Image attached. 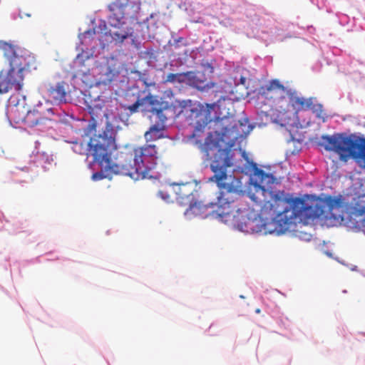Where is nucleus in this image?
Wrapping results in <instances>:
<instances>
[{
    "instance_id": "obj_1",
    "label": "nucleus",
    "mask_w": 365,
    "mask_h": 365,
    "mask_svg": "<svg viewBox=\"0 0 365 365\" xmlns=\"http://www.w3.org/2000/svg\"><path fill=\"white\" fill-rule=\"evenodd\" d=\"M269 180L265 178L259 186L252 185L257 192L261 190L264 196L269 195L271 198L267 202L272 216L269 223L272 230H268L269 234L281 236L292 226L295 227L297 222L317 220L333 227L344 220V214L334 212L345 207V199L341 195L305 194L303 197H294L293 193L274 189V185L280 183L275 176L274 180Z\"/></svg>"
},
{
    "instance_id": "obj_2",
    "label": "nucleus",
    "mask_w": 365,
    "mask_h": 365,
    "mask_svg": "<svg viewBox=\"0 0 365 365\" xmlns=\"http://www.w3.org/2000/svg\"><path fill=\"white\" fill-rule=\"evenodd\" d=\"M232 115L230 113L228 118L217 123L222 125L221 130L210 131L202 145V150L205 153L207 160L210 161V168L214 173L213 179L225 180L228 182L239 180L242 181V177L235 175H227V168L233 165L234 153L232 151L238 138L243 135L238 130V125L232 124L231 122L225 124V121H230Z\"/></svg>"
},
{
    "instance_id": "obj_3",
    "label": "nucleus",
    "mask_w": 365,
    "mask_h": 365,
    "mask_svg": "<svg viewBox=\"0 0 365 365\" xmlns=\"http://www.w3.org/2000/svg\"><path fill=\"white\" fill-rule=\"evenodd\" d=\"M166 114L168 118H175L185 114L192 122L194 127V135L202 133L205 129H211L212 123H217L230 115L233 103L226 96H220L214 102H200L191 99L175 100L172 103L167 101Z\"/></svg>"
},
{
    "instance_id": "obj_4",
    "label": "nucleus",
    "mask_w": 365,
    "mask_h": 365,
    "mask_svg": "<svg viewBox=\"0 0 365 365\" xmlns=\"http://www.w3.org/2000/svg\"><path fill=\"white\" fill-rule=\"evenodd\" d=\"M227 197H226V210L228 212L222 224L228 225L234 230L245 234H257L264 230V234H269L272 230V224L263 222L260 214L253 209L243 207L242 197L245 195L242 182L239 180L230 181Z\"/></svg>"
},
{
    "instance_id": "obj_5",
    "label": "nucleus",
    "mask_w": 365,
    "mask_h": 365,
    "mask_svg": "<svg viewBox=\"0 0 365 365\" xmlns=\"http://www.w3.org/2000/svg\"><path fill=\"white\" fill-rule=\"evenodd\" d=\"M0 50L9 63L8 70L0 72V93L12 88L20 91L25 76L37 68L36 58L29 51L3 40H0Z\"/></svg>"
},
{
    "instance_id": "obj_6",
    "label": "nucleus",
    "mask_w": 365,
    "mask_h": 365,
    "mask_svg": "<svg viewBox=\"0 0 365 365\" xmlns=\"http://www.w3.org/2000/svg\"><path fill=\"white\" fill-rule=\"evenodd\" d=\"M140 0H116L108 6V24L115 30L108 33L111 42L121 47L130 43L139 48L141 41L133 36L134 29L132 22L138 20L140 10Z\"/></svg>"
},
{
    "instance_id": "obj_7",
    "label": "nucleus",
    "mask_w": 365,
    "mask_h": 365,
    "mask_svg": "<svg viewBox=\"0 0 365 365\" xmlns=\"http://www.w3.org/2000/svg\"><path fill=\"white\" fill-rule=\"evenodd\" d=\"M116 132L113 130V126L109 121L106 122L105 128L102 133L98 135L94 134L90 138L88 142V157L92 156L93 160L88 164L89 168L95 165H98L100 168H103V164L106 167V170L111 175H123L130 177L135 180L136 175V168L128 165H119L113 163L112 155L113 153L119 148L115 140Z\"/></svg>"
},
{
    "instance_id": "obj_8",
    "label": "nucleus",
    "mask_w": 365,
    "mask_h": 365,
    "mask_svg": "<svg viewBox=\"0 0 365 365\" xmlns=\"http://www.w3.org/2000/svg\"><path fill=\"white\" fill-rule=\"evenodd\" d=\"M318 145L326 151L337 153L341 158H352L365 168V136L360 133L322 135Z\"/></svg>"
},
{
    "instance_id": "obj_9",
    "label": "nucleus",
    "mask_w": 365,
    "mask_h": 365,
    "mask_svg": "<svg viewBox=\"0 0 365 365\" xmlns=\"http://www.w3.org/2000/svg\"><path fill=\"white\" fill-rule=\"evenodd\" d=\"M209 181L215 182L218 187L216 201L204 203L202 200L197 199L185 210L184 217L186 220H190L194 217H200L202 220H215L222 223V221H225L224 219L227 217L228 212L224 210H226L225 207L227 204L225 199L230 190V182L213 179L212 175L209 178Z\"/></svg>"
},
{
    "instance_id": "obj_10",
    "label": "nucleus",
    "mask_w": 365,
    "mask_h": 365,
    "mask_svg": "<svg viewBox=\"0 0 365 365\" xmlns=\"http://www.w3.org/2000/svg\"><path fill=\"white\" fill-rule=\"evenodd\" d=\"M235 27L245 33L249 38H258L263 41L273 39L282 41L284 33L278 23L260 16L255 11L248 12L245 19L236 21Z\"/></svg>"
},
{
    "instance_id": "obj_11",
    "label": "nucleus",
    "mask_w": 365,
    "mask_h": 365,
    "mask_svg": "<svg viewBox=\"0 0 365 365\" xmlns=\"http://www.w3.org/2000/svg\"><path fill=\"white\" fill-rule=\"evenodd\" d=\"M212 60L202 59L200 66L194 71L184 72V83L187 86L201 92H208L217 83L211 80L215 68Z\"/></svg>"
},
{
    "instance_id": "obj_12",
    "label": "nucleus",
    "mask_w": 365,
    "mask_h": 365,
    "mask_svg": "<svg viewBox=\"0 0 365 365\" xmlns=\"http://www.w3.org/2000/svg\"><path fill=\"white\" fill-rule=\"evenodd\" d=\"M43 103L41 101L35 105L33 109L28 106L27 110L22 120L28 127L34 128L37 125L43 124L46 121L50 120L48 117L45 116L46 113H48L52 115H66L68 116V114L64 110H61L57 107H49L41 108Z\"/></svg>"
},
{
    "instance_id": "obj_13",
    "label": "nucleus",
    "mask_w": 365,
    "mask_h": 365,
    "mask_svg": "<svg viewBox=\"0 0 365 365\" xmlns=\"http://www.w3.org/2000/svg\"><path fill=\"white\" fill-rule=\"evenodd\" d=\"M241 155L242 158L246 160V163L242 166L235 168L233 173L249 175V184L250 185L259 186V182L265 178H269V181L274 180V175L271 173H266L264 170L258 168L257 164L249 158L245 150L241 151Z\"/></svg>"
},
{
    "instance_id": "obj_14",
    "label": "nucleus",
    "mask_w": 365,
    "mask_h": 365,
    "mask_svg": "<svg viewBox=\"0 0 365 365\" xmlns=\"http://www.w3.org/2000/svg\"><path fill=\"white\" fill-rule=\"evenodd\" d=\"M157 148L155 145H148L136 150L134 158L135 168H143V174L145 177L146 172L153 170L157 165Z\"/></svg>"
},
{
    "instance_id": "obj_15",
    "label": "nucleus",
    "mask_w": 365,
    "mask_h": 365,
    "mask_svg": "<svg viewBox=\"0 0 365 365\" xmlns=\"http://www.w3.org/2000/svg\"><path fill=\"white\" fill-rule=\"evenodd\" d=\"M93 72L96 76H99L98 81L96 82L95 85H98L101 83L106 84V83L111 82L119 74L117 59L113 56L106 58L96 66ZM93 85L94 83H91L88 86L91 88Z\"/></svg>"
},
{
    "instance_id": "obj_16",
    "label": "nucleus",
    "mask_w": 365,
    "mask_h": 365,
    "mask_svg": "<svg viewBox=\"0 0 365 365\" xmlns=\"http://www.w3.org/2000/svg\"><path fill=\"white\" fill-rule=\"evenodd\" d=\"M47 100L46 104L51 103L62 110L59 106L66 103V92L63 82L57 83L55 86H51L47 90Z\"/></svg>"
},
{
    "instance_id": "obj_17",
    "label": "nucleus",
    "mask_w": 365,
    "mask_h": 365,
    "mask_svg": "<svg viewBox=\"0 0 365 365\" xmlns=\"http://www.w3.org/2000/svg\"><path fill=\"white\" fill-rule=\"evenodd\" d=\"M170 185L173 186L182 185L184 187L183 188L179 187L175 191V194L177 195V197H176L177 202L180 206L188 205V207H189L190 204H192L193 202H195V200H197L195 197L192 191L188 192L187 190H186L187 187L190 185V183L187 182V183L180 184V183H177V182H173V183H171Z\"/></svg>"
},
{
    "instance_id": "obj_18",
    "label": "nucleus",
    "mask_w": 365,
    "mask_h": 365,
    "mask_svg": "<svg viewBox=\"0 0 365 365\" xmlns=\"http://www.w3.org/2000/svg\"><path fill=\"white\" fill-rule=\"evenodd\" d=\"M131 26L132 28L134 29L133 36L139 41H140L138 38H141V40H148L154 36L153 33L145 20L143 19L142 21H139V16L137 21L132 22Z\"/></svg>"
},
{
    "instance_id": "obj_19",
    "label": "nucleus",
    "mask_w": 365,
    "mask_h": 365,
    "mask_svg": "<svg viewBox=\"0 0 365 365\" xmlns=\"http://www.w3.org/2000/svg\"><path fill=\"white\" fill-rule=\"evenodd\" d=\"M296 93L297 91L295 90H287V96L289 99V103L295 110V114L297 115L299 111L301 110H309V108L312 104V98L306 99L304 97H297L295 96Z\"/></svg>"
},
{
    "instance_id": "obj_20",
    "label": "nucleus",
    "mask_w": 365,
    "mask_h": 365,
    "mask_svg": "<svg viewBox=\"0 0 365 365\" xmlns=\"http://www.w3.org/2000/svg\"><path fill=\"white\" fill-rule=\"evenodd\" d=\"M196 53L190 48H184L182 52L173 54L171 66L179 67L191 63L195 58Z\"/></svg>"
},
{
    "instance_id": "obj_21",
    "label": "nucleus",
    "mask_w": 365,
    "mask_h": 365,
    "mask_svg": "<svg viewBox=\"0 0 365 365\" xmlns=\"http://www.w3.org/2000/svg\"><path fill=\"white\" fill-rule=\"evenodd\" d=\"M166 127L159 123L152 125L150 128L145 133V138L146 141H154L166 137L163 130Z\"/></svg>"
},
{
    "instance_id": "obj_22",
    "label": "nucleus",
    "mask_w": 365,
    "mask_h": 365,
    "mask_svg": "<svg viewBox=\"0 0 365 365\" xmlns=\"http://www.w3.org/2000/svg\"><path fill=\"white\" fill-rule=\"evenodd\" d=\"M341 52V50L336 47L329 48V50L327 52L326 55L324 56V60L326 61L327 65L336 64L338 68V71L344 73L346 75L348 74V73L346 72L345 71L341 70L340 66L341 62L339 58L338 57Z\"/></svg>"
},
{
    "instance_id": "obj_23",
    "label": "nucleus",
    "mask_w": 365,
    "mask_h": 365,
    "mask_svg": "<svg viewBox=\"0 0 365 365\" xmlns=\"http://www.w3.org/2000/svg\"><path fill=\"white\" fill-rule=\"evenodd\" d=\"M28 105L26 103V105H19L16 106V110L15 109H10L9 110H6V115L9 120L10 123L14 121L16 123L19 122H22L24 117L25 115L24 112L26 113Z\"/></svg>"
},
{
    "instance_id": "obj_24",
    "label": "nucleus",
    "mask_w": 365,
    "mask_h": 365,
    "mask_svg": "<svg viewBox=\"0 0 365 365\" xmlns=\"http://www.w3.org/2000/svg\"><path fill=\"white\" fill-rule=\"evenodd\" d=\"M36 167H41L44 172L49 170L48 165H51L53 161V158L51 155H47L46 153L36 152L34 160H31Z\"/></svg>"
},
{
    "instance_id": "obj_25",
    "label": "nucleus",
    "mask_w": 365,
    "mask_h": 365,
    "mask_svg": "<svg viewBox=\"0 0 365 365\" xmlns=\"http://www.w3.org/2000/svg\"><path fill=\"white\" fill-rule=\"evenodd\" d=\"M26 97L24 95H20L19 93L11 96L8 100L6 110L10 109H15L16 110V106L19 105H26Z\"/></svg>"
},
{
    "instance_id": "obj_26",
    "label": "nucleus",
    "mask_w": 365,
    "mask_h": 365,
    "mask_svg": "<svg viewBox=\"0 0 365 365\" xmlns=\"http://www.w3.org/2000/svg\"><path fill=\"white\" fill-rule=\"evenodd\" d=\"M168 108L167 103H163V107H151L148 111L155 114L158 119V123L163 124L168 120V115L166 114V108Z\"/></svg>"
},
{
    "instance_id": "obj_27",
    "label": "nucleus",
    "mask_w": 365,
    "mask_h": 365,
    "mask_svg": "<svg viewBox=\"0 0 365 365\" xmlns=\"http://www.w3.org/2000/svg\"><path fill=\"white\" fill-rule=\"evenodd\" d=\"M168 108L167 103H163V107H151L148 111L155 114L158 119V123L163 124L168 120V115L166 114V108Z\"/></svg>"
},
{
    "instance_id": "obj_28",
    "label": "nucleus",
    "mask_w": 365,
    "mask_h": 365,
    "mask_svg": "<svg viewBox=\"0 0 365 365\" xmlns=\"http://www.w3.org/2000/svg\"><path fill=\"white\" fill-rule=\"evenodd\" d=\"M309 110H311L312 112L315 115V117L318 119L322 120L323 123L327 121L329 116L324 110L323 105L322 103H315L314 104L312 101L311 106L309 108Z\"/></svg>"
},
{
    "instance_id": "obj_29",
    "label": "nucleus",
    "mask_w": 365,
    "mask_h": 365,
    "mask_svg": "<svg viewBox=\"0 0 365 365\" xmlns=\"http://www.w3.org/2000/svg\"><path fill=\"white\" fill-rule=\"evenodd\" d=\"M186 44V38L179 36L178 34L172 33L171 38L168 41V44L165 46L164 48L167 49V47H174L175 48H179L181 46H185Z\"/></svg>"
},
{
    "instance_id": "obj_30",
    "label": "nucleus",
    "mask_w": 365,
    "mask_h": 365,
    "mask_svg": "<svg viewBox=\"0 0 365 365\" xmlns=\"http://www.w3.org/2000/svg\"><path fill=\"white\" fill-rule=\"evenodd\" d=\"M6 228L10 233L13 235H16L20 232H24V223L19 220H14L11 222L9 220H6Z\"/></svg>"
},
{
    "instance_id": "obj_31",
    "label": "nucleus",
    "mask_w": 365,
    "mask_h": 365,
    "mask_svg": "<svg viewBox=\"0 0 365 365\" xmlns=\"http://www.w3.org/2000/svg\"><path fill=\"white\" fill-rule=\"evenodd\" d=\"M145 21L147 22L148 25L150 28L152 32L155 35V33L158 28V24L160 20V13H152L149 15V16H147L145 19H144Z\"/></svg>"
},
{
    "instance_id": "obj_32",
    "label": "nucleus",
    "mask_w": 365,
    "mask_h": 365,
    "mask_svg": "<svg viewBox=\"0 0 365 365\" xmlns=\"http://www.w3.org/2000/svg\"><path fill=\"white\" fill-rule=\"evenodd\" d=\"M248 122L249 119L245 118L242 120H239L237 123H234L238 125V130H242L240 133L243 135V137L247 136L255 128L253 124H247Z\"/></svg>"
},
{
    "instance_id": "obj_33",
    "label": "nucleus",
    "mask_w": 365,
    "mask_h": 365,
    "mask_svg": "<svg viewBox=\"0 0 365 365\" xmlns=\"http://www.w3.org/2000/svg\"><path fill=\"white\" fill-rule=\"evenodd\" d=\"M274 88H279L282 90L283 91H285L287 94V90L289 88L285 87L284 85H282L279 80L277 79H273L269 82V85H266L261 87V89L263 90L262 92H259L260 93H265L266 91H269Z\"/></svg>"
},
{
    "instance_id": "obj_34",
    "label": "nucleus",
    "mask_w": 365,
    "mask_h": 365,
    "mask_svg": "<svg viewBox=\"0 0 365 365\" xmlns=\"http://www.w3.org/2000/svg\"><path fill=\"white\" fill-rule=\"evenodd\" d=\"M143 100L147 102L151 107H163V103H167V101H163L161 97L152 95L151 93H148Z\"/></svg>"
},
{
    "instance_id": "obj_35",
    "label": "nucleus",
    "mask_w": 365,
    "mask_h": 365,
    "mask_svg": "<svg viewBox=\"0 0 365 365\" xmlns=\"http://www.w3.org/2000/svg\"><path fill=\"white\" fill-rule=\"evenodd\" d=\"M96 34V29H88L83 33L78 34V39L81 46H86L88 41H90L93 36Z\"/></svg>"
},
{
    "instance_id": "obj_36",
    "label": "nucleus",
    "mask_w": 365,
    "mask_h": 365,
    "mask_svg": "<svg viewBox=\"0 0 365 365\" xmlns=\"http://www.w3.org/2000/svg\"><path fill=\"white\" fill-rule=\"evenodd\" d=\"M143 168H136V175L135 177V180H138L140 179H150V180H159L161 178L162 175L160 172H156L154 174L149 175L148 172H146L145 176L143 177Z\"/></svg>"
},
{
    "instance_id": "obj_37",
    "label": "nucleus",
    "mask_w": 365,
    "mask_h": 365,
    "mask_svg": "<svg viewBox=\"0 0 365 365\" xmlns=\"http://www.w3.org/2000/svg\"><path fill=\"white\" fill-rule=\"evenodd\" d=\"M184 72L173 73H170L167 75L165 78H163L165 83H184Z\"/></svg>"
},
{
    "instance_id": "obj_38",
    "label": "nucleus",
    "mask_w": 365,
    "mask_h": 365,
    "mask_svg": "<svg viewBox=\"0 0 365 365\" xmlns=\"http://www.w3.org/2000/svg\"><path fill=\"white\" fill-rule=\"evenodd\" d=\"M101 169V170L94 172L92 174L91 180L93 181H98L106 178H108L109 180L112 179V175L110 173H108V172L106 170V167L104 164L103 168Z\"/></svg>"
},
{
    "instance_id": "obj_39",
    "label": "nucleus",
    "mask_w": 365,
    "mask_h": 365,
    "mask_svg": "<svg viewBox=\"0 0 365 365\" xmlns=\"http://www.w3.org/2000/svg\"><path fill=\"white\" fill-rule=\"evenodd\" d=\"M81 49L82 52L76 56L73 61L74 64L78 66H83L84 64L85 61L88 59L90 56H92V53L85 51L84 48H81Z\"/></svg>"
},
{
    "instance_id": "obj_40",
    "label": "nucleus",
    "mask_w": 365,
    "mask_h": 365,
    "mask_svg": "<svg viewBox=\"0 0 365 365\" xmlns=\"http://www.w3.org/2000/svg\"><path fill=\"white\" fill-rule=\"evenodd\" d=\"M71 143L73 144L72 147V150L74 153L79 155L86 154L88 155V150H87L88 146L85 147V144L83 142L78 143L77 141H71ZM88 145V144L86 145Z\"/></svg>"
},
{
    "instance_id": "obj_41",
    "label": "nucleus",
    "mask_w": 365,
    "mask_h": 365,
    "mask_svg": "<svg viewBox=\"0 0 365 365\" xmlns=\"http://www.w3.org/2000/svg\"><path fill=\"white\" fill-rule=\"evenodd\" d=\"M106 29H107V23H106V21L105 20L101 19L99 25H98V26L97 28V30H96V33H98V34H104V35L106 37H109L110 38V42L113 43L114 44V42H111V37H110V34L108 33L110 30L107 31Z\"/></svg>"
},
{
    "instance_id": "obj_42",
    "label": "nucleus",
    "mask_w": 365,
    "mask_h": 365,
    "mask_svg": "<svg viewBox=\"0 0 365 365\" xmlns=\"http://www.w3.org/2000/svg\"><path fill=\"white\" fill-rule=\"evenodd\" d=\"M97 123L94 119H92L87 126L83 128V134L82 136H89L93 131L96 132Z\"/></svg>"
},
{
    "instance_id": "obj_43",
    "label": "nucleus",
    "mask_w": 365,
    "mask_h": 365,
    "mask_svg": "<svg viewBox=\"0 0 365 365\" xmlns=\"http://www.w3.org/2000/svg\"><path fill=\"white\" fill-rule=\"evenodd\" d=\"M352 213L356 216H362L365 215V205H360L359 202H356L355 206L351 207ZM363 226L365 227V221L363 222Z\"/></svg>"
},
{
    "instance_id": "obj_44",
    "label": "nucleus",
    "mask_w": 365,
    "mask_h": 365,
    "mask_svg": "<svg viewBox=\"0 0 365 365\" xmlns=\"http://www.w3.org/2000/svg\"><path fill=\"white\" fill-rule=\"evenodd\" d=\"M294 235L299 240L305 242L310 241L312 237V235L310 233L299 230H294Z\"/></svg>"
},
{
    "instance_id": "obj_45",
    "label": "nucleus",
    "mask_w": 365,
    "mask_h": 365,
    "mask_svg": "<svg viewBox=\"0 0 365 365\" xmlns=\"http://www.w3.org/2000/svg\"><path fill=\"white\" fill-rule=\"evenodd\" d=\"M316 6L319 9H326L327 13H332L333 10L327 0H316Z\"/></svg>"
},
{
    "instance_id": "obj_46",
    "label": "nucleus",
    "mask_w": 365,
    "mask_h": 365,
    "mask_svg": "<svg viewBox=\"0 0 365 365\" xmlns=\"http://www.w3.org/2000/svg\"><path fill=\"white\" fill-rule=\"evenodd\" d=\"M280 327H283L284 329L287 328L289 326V321L287 317H284L282 314H281L277 318L274 319Z\"/></svg>"
},
{
    "instance_id": "obj_47",
    "label": "nucleus",
    "mask_w": 365,
    "mask_h": 365,
    "mask_svg": "<svg viewBox=\"0 0 365 365\" xmlns=\"http://www.w3.org/2000/svg\"><path fill=\"white\" fill-rule=\"evenodd\" d=\"M336 16L338 19V22L342 26H345V25L348 24L349 22V20H350L349 16L346 14H336Z\"/></svg>"
},
{
    "instance_id": "obj_48",
    "label": "nucleus",
    "mask_w": 365,
    "mask_h": 365,
    "mask_svg": "<svg viewBox=\"0 0 365 365\" xmlns=\"http://www.w3.org/2000/svg\"><path fill=\"white\" fill-rule=\"evenodd\" d=\"M267 312L273 318L275 319L277 318L282 313L280 312L279 308L275 305L274 308L273 309H267Z\"/></svg>"
},
{
    "instance_id": "obj_49",
    "label": "nucleus",
    "mask_w": 365,
    "mask_h": 365,
    "mask_svg": "<svg viewBox=\"0 0 365 365\" xmlns=\"http://www.w3.org/2000/svg\"><path fill=\"white\" fill-rule=\"evenodd\" d=\"M157 195L158 197H160L165 202H167V203H170V195L168 194V192H164V191L160 190V191H158Z\"/></svg>"
},
{
    "instance_id": "obj_50",
    "label": "nucleus",
    "mask_w": 365,
    "mask_h": 365,
    "mask_svg": "<svg viewBox=\"0 0 365 365\" xmlns=\"http://www.w3.org/2000/svg\"><path fill=\"white\" fill-rule=\"evenodd\" d=\"M322 66V62L318 61L312 66V70L316 73L319 72L321 71Z\"/></svg>"
},
{
    "instance_id": "obj_51",
    "label": "nucleus",
    "mask_w": 365,
    "mask_h": 365,
    "mask_svg": "<svg viewBox=\"0 0 365 365\" xmlns=\"http://www.w3.org/2000/svg\"><path fill=\"white\" fill-rule=\"evenodd\" d=\"M138 108L139 105L137 103H134L128 107V109L130 110V113H133L138 111Z\"/></svg>"
},
{
    "instance_id": "obj_52",
    "label": "nucleus",
    "mask_w": 365,
    "mask_h": 365,
    "mask_svg": "<svg viewBox=\"0 0 365 365\" xmlns=\"http://www.w3.org/2000/svg\"><path fill=\"white\" fill-rule=\"evenodd\" d=\"M246 82H247V78L245 77V76H241L240 79L238 80V81L237 82V81L235 80V83L237 85H243V86H246Z\"/></svg>"
},
{
    "instance_id": "obj_53",
    "label": "nucleus",
    "mask_w": 365,
    "mask_h": 365,
    "mask_svg": "<svg viewBox=\"0 0 365 365\" xmlns=\"http://www.w3.org/2000/svg\"><path fill=\"white\" fill-rule=\"evenodd\" d=\"M18 17H19V18H21V19H22V18H23V16H22V15H21V9H19V10H18V14H16L15 13H12V14H11V18L13 20H16Z\"/></svg>"
},
{
    "instance_id": "obj_54",
    "label": "nucleus",
    "mask_w": 365,
    "mask_h": 365,
    "mask_svg": "<svg viewBox=\"0 0 365 365\" xmlns=\"http://www.w3.org/2000/svg\"><path fill=\"white\" fill-rule=\"evenodd\" d=\"M302 151L301 148L297 146L294 147V150L290 152L291 155H298Z\"/></svg>"
},
{
    "instance_id": "obj_55",
    "label": "nucleus",
    "mask_w": 365,
    "mask_h": 365,
    "mask_svg": "<svg viewBox=\"0 0 365 365\" xmlns=\"http://www.w3.org/2000/svg\"><path fill=\"white\" fill-rule=\"evenodd\" d=\"M201 17L200 16H197V17H191L190 18V21L192 22H194V23H199V22H201Z\"/></svg>"
},
{
    "instance_id": "obj_56",
    "label": "nucleus",
    "mask_w": 365,
    "mask_h": 365,
    "mask_svg": "<svg viewBox=\"0 0 365 365\" xmlns=\"http://www.w3.org/2000/svg\"><path fill=\"white\" fill-rule=\"evenodd\" d=\"M153 48L152 47H148L146 48L145 51V53L147 55V56H149L150 57H151V56L153 55Z\"/></svg>"
},
{
    "instance_id": "obj_57",
    "label": "nucleus",
    "mask_w": 365,
    "mask_h": 365,
    "mask_svg": "<svg viewBox=\"0 0 365 365\" xmlns=\"http://www.w3.org/2000/svg\"><path fill=\"white\" fill-rule=\"evenodd\" d=\"M175 4H177L179 6V8H180V9L185 8L186 10L187 9V8L186 6V4L185 2L184 3L180 2L179 4L178 2H175Z\"/></svg>"
},
{
    "instance_id": "obj_58",
    "label": "nucleus",
    "mask_w": 365,
    "mask_h": 365,
    "mask_svg": "<svg viewBox=\"0 0 365 365\" xmlns=\"http://www.w3.org/2000/svg\"><path fill=\"white\" fill-rule=\"evenodd\" d=\"M323 252L329 257L333 258V254L330 250H323Z\"/></svg>"
},
{
    "instance_id": "obj_59",
    "label": "nucleus",
    "mask_w": 365,
    "mask_h": 365,
    "mask_svg": "<svg viewBox=\"0 0 365 365\" xmlns=\"http://www.w3.org/2000/svg\"><path fill=\"white\" fill-rule=\"evenodd\" d=\"M307 31L309 34H314V31H315L314 27L313 26H307Z\"/></svg>"
},
{
    "instance_id": "obj_60",
    "label": "nucleus",
    "mask_w": 365,
    "mask_h": 365,
    "mask_svg": "<svg viewBox=\"0 0 365 365\" xmlns=\"http://www.w3.org/2000/svg\"><path fill=\"white\" fill-rule=\"evenodd\" d=\"M290 141H297V142L301 143L302 142V140L297 139V138H295V137L292 134H291Z\"/></svg>"
},
{
    "instance_id": "obj_61",
    "label": "nucleus",
    "mask_w": 365,
    "mask_h": 365,
    "mask_svg": "<svg viewBox=\"0 0 365 365\" xmlns=\"http://www.w3.org/2000/svg\"><path fill=\"white\" fill-rule=\"evenodd\" d=\"M265 61L267 62V63H272V57L270 56H267L265 57L264 58Z\"/></svg>"
},
{
    "instance_id": "obj_62",
    "label": "nucleus",
    "mask_w": 365,
    "mask_h": 365,
    "mask_svg": "<svg viewBox=\"0 0 365 365\" xmlns=\"http://www.w3.org/2000/svg\"><path fill=\"white\" fill-rule=\"evenodd\" d=\"M351 271H356V270H357V266H356V265H352V267H351Z\"/></svg>"
},
{
    "instance_id": "obj_63",
    "label": "nucleus",
    "mask_w": 365,
    "mask_h": 365,
    "mask_svg": "<svg viewBox=\"0 0 365 365\" xmlns=\"http://www.w3.org/2000/svg\"><path fill=\"white\" fill-rule=\"evenodd\" d=\"M88 112L89 113H91V111L93 110V108H92L91 106L88 105Z\"/></svg>"
},
{
    "instance_id": "obj_64",
    "label": "nucleus",
    "mask_w": 365,
    "mask_h": 365,
    "mask_svg": "<svg viewBox=\"0 0 365 365\" xmlns=\"http://www.w3.org/2000/svg\"><path fill=\"white\" fill-rule=\"evenodd\" d=\"M40 145V143H38V141H36L35 142V150H37L38 149V146Z\"/></svg>"
}]
</instances>
